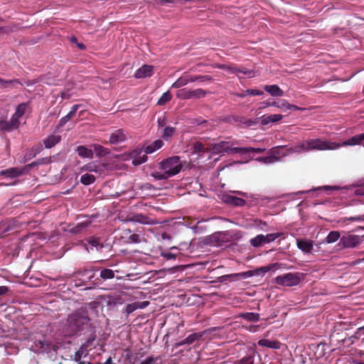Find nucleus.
<instances>
[{"mask_svg":"<svg viewBox=\"0 0 364 364\" xmlns=\"http://www.w3.org/2000/svg\"><path fill=\"white\" fill-rule=\"evenodd\" d=\"M193 152L195 153H200L203 151H207V149L204 148V146L202 143L196 141L193 145Z\"/></svg>","mask_w":364,"mask_h":364,"instance_id":"obj_46","label":"nucleus"},{"mask_svg":"<svg viewBox=\"0 0 364 364\" xmlns=\"http://www.w3.org/2000/svg\"><path fill=\"white\" fill-rule=\"evenodd\" d=\"M312 150L324 151L338 149L342 145L335 142L322 140L321 139H311Z\"/></svg>","mask_w":364,"mask_h":364,"instance_id":"obj_6","label":"nucleus"},{"mask_svg":"<svg viewBox=\"0 0 364 364\" xmlns=\"http://www.w3.org/2000/svg\"><path fill=\"white\" fill-rule=\"evenodd\" d=\"M26 106L27 105L26 103H21L18 105L16 109L15 113L12 115L11 118L15 121H19L18 119L22 117L26 112Z\"/></svg>","mask_w":364,"mask_h":364,"instance_id":"obj_31","label":"nucleus"},{"mask_svg":"<svg viewBox=\"0 0 364 364\" xmlns=\"http://www.w3.org/2000/svg\"><path fill=\"white\" fill-rule=\"evenodd\" d=\"M258 345L263 347H267L272 349H279L281 343L277 341H272L268 339H261L258 341Z\"/></svg>","mask_w":364,"mask_h":364,"instance_id":"obj_25","label":"nucleus"},{"mask_svg":"<svg viewBox=\"0 0 364 364\" xmlns=\"http://www.w3.org/2000/svg\"><path fill=\"white\" fill-rule=\"evenodd\" d=\"M219 329H220L219 328L214 327V328H208V329L205 330L200 333H192L190 336H188L186 338H185L184 340L180 341L178 343V346H183L185 344H191L195 341H196L200 338H203V337H204L205 338L210 339L213 337L212 333L216 331H218Z\"/></svg>","mask_w":364,"mask_h":364,"instance_id":"obj_5","label":"nucleus"},{"mask_svg":"<svg viewBox=\"0 0 364 364\" xmlns=\"http://www.w3.org/2000/svg\"><path fill=\"white\" fill-rule=\"evenodd\" d=\"M305 277V274L301 272L287 273L275 278L278 285L284 287H293L298 285Z\"/></svg>","mask_w":364,"mask_h":364,"instance_id":"obj_3","label":"nucleus"},{"mask_svg":"<svg viewBox=\"0 0 364 364\" xmlns=\"http://www.w3.org/2000/svg\"><path fill=\"white\" fill-rule=\"evenodd\" d=\"M340 237L341 235L338 231H331L325 238V242L326 243H333L336 242L340 238Z\"/></svg>","mask_w":364,"mask_h":364,"instance_id":"obj_34","label":"nucleus"},{"mask_svg":"<svg viewBox=\"0 0 364 364\" xmlns=\"http://www.w3.org/2000/svg\"><path fill=\"white\" fill-rule=\"evenodd\" d=\"M154 67L152 65H144L136 70L134 77L136 78H144L151 77L153 75Z\"/></svg>","mask_w":364,"mask_h":364,"instance_id":"obj_16","label":"nucleus"},{"mask_svg":"<svg viewBox=\"0 0 364 364\" xmlns=\"http://www.w3.org/2000/svg\"><path fill=\"white\" fill-rule=\"evenodd\" d=\"M128 220L144 225H154L157 223L154 220H152L141 213L135 214L129 217Z\"/></svg>","mask_w":364,"mask_h":364,"instance_id":"obj_14","label":"nucleus"},{"mask_svg":"<svg viewBox=\"0 0 364 364\" xmlns=\"http://www.w3.org/2000/svg\"><path fill=\"white\" fill-rule=\"evenodd\" d=\"M95 339V337L93 336L90 338L85 343H83L78 350L75 354V360L78 362L80 360L82 357L86 356L87 355V347H89L92 342Z\"/></svg>","mask_w":364,"mask_h":364,"instance_id":"obj_15","label":"nucleus"},{"mask_svg":"<svg viewBox=\"0 0 364 364\" xmlns=\"http://www.w3.org/2000/svg\"><path fill=\"white\" fill-rule=\"evenodd\" d=\"M100 277L104 280L112 279L114 277V272L110 269H103L100 272Z\"/></svg>","mask_w":364,"mask_h":364,"instance_id":"obj_39","label":"nucleus"},{"mask_svg":"<svg viewBox=\"0 0 364 364\" xmlns=\"http://www.w3.org/2000/svg\"><path fill=\"white\" fill-rule=\"evenodd\" d=\"M164 145V142L161 139L156 140L151 144L146 146L144 148V152L146 154H150L154 153L155 151L159 149Z\"/></svg>","mask_w":364,"mask_h":364,"instance_id":"obj_27","label":"nucleus"},{"mask_svg":"<svg viewBox=\"0 0 364 364\" xmlns=\"http://www.w3.org/2000/svg\"><path fill=\"white\" fill-rule=\"evenodd\" d=\"M264 89L273 97H282L284 95V92L277 85H265Z\"/></svg>","mask_w":364,"mask_h":364,"instance_id":"obj_24","label":"nucleus"},{"mask_svg":"<svg viewBox=\"0 0 364 364\" xmlns=\"http://www.w3.org/2000/svg\"><path fill=\"white\" fill-rule=\"evenodd\" d=\"M217 68L222 69V70H225L228 72H229L230 73L235 74L239 77H240V73L247 75L248 76V77H253L255 76V73L253 70H247L246 69L237 68L235 67L225 65V64H219L217 65Z\"/></svg>","mask_w":364,"mask_h":364,"instance_id":"obj_11","label":"nucleus"},{"mask_svg":"<svg viewBox=\"0 0 364 364\" xmlns=\"http://www.w3.org/2000/svg\"><path fill=\"white\" fill-rule=\"evenodd\" d=\"M127 139V133L123 129L115 130L110 134L109 143L117 144L124 141Z\"/></svg>","mask_w":364,"mask_h":364,"instance_id":"obj_12","label":"nucleus"},{"mask_svg":"<svg viewBox=\"0 0 364 364\" xmlns=\"http://www.w3.org/2000/svg\"><path fill=\"white\" fill-rule=\"evenodd\" d=\"M19 124V121H15L12 118H11L10 121L1 120L0 121V130L4 132H10L18 129Z\"/></svg>","mask_w":364,"mask_h":364,"instance_id":"obj_18","label":"nucleus"},{"mask_svg":"<svg viewBox=\"0 0 364 364\" xmlns=\"http://www.w3.org/2000/svg\"><path fill=\"white\" fill-rule=\"evenodd\" d=\"M187 85V80H186L185 75L179 77L176 82H174L171 87L179 88Z\"/></svg>","mask_w":364,"mask_h":364,"instance_id":"obj_45","label":"nucleus"},{"mask_svg":"<svg viewBox=\"0 0 364 364\" xmlns=\"http://www.w3.org/2000/svg\"><path fill=\"white\" fill-rule=\"evenodd\" d=\"M363 140H364V132L352 136L350 144H359Z\"/></svg>","mask_w":364,"mask_h":364,"instance_id":"obj_47","label":"nucleus"},{"mask_svg":"<svg viewBox=\"0 0 364 364\" xmlns=\"http://www.w3.org/2000/svg\"><path fill=\"white\" fill-rule=\"evenodd\" d=\"M185 77H186V80H187V84L189 82H196L198 80L197 75L192 76V75H185Z\"/></svg>","mask_w":364,"mask_h":364,"instance_id":"obj_59","label":"nucleus"},{"mask_svg":"<svg viewBox=\"0 0 364 364\" xmlns=\"http://www.w3.org/2000/svg\"><path fill=\"white\" fill-rule=\"evenodd\" d=\"M262 94H263V92L260 91L259 90L249 89V90H247L241 93H237V94H235V95L239 97L243 98L248 95L255 96V95H262Z\"/></svg>","mask_w":364,"mask_h":364,"instance_id":"obj_33","label":"nucleus"},{"mask_svg":"<svg viewBox=\"0 0 364 364\" xmlns=\"http://www.w3.org/2000/svg\"><path fill=\"white\" fill-rule=\"evenodd\" d=\"M90 221L86 220L82 223H78L76 226L70 230V232L73 234H79L84 232L90 225Z\"/></svg>","mask_w":364,"mask_h":364,"instance_id":"obj_28","label":"nucleus"},{"mask_svg":"<svg viewBox=\"0 0 364 364\" xmlns=\"http://www.w3.org/2000/svg\"><path fill=\"white\" fill-rule=\"evenodd\" d=\"M296 245L304 253H311L314 248V242L306 239H296Z\"/></svg>","mask_w":364,"mask_h":364,"instance_id":"obj_13","label":"nucleus"},{"mask_svg":"<svg viewBox=\"0 0 364 364\" xmlns=\"http://www.w3.org/2000/svg\"><path fill=\"white\" fill-rule=\"evenodd\" d=\"M138 309L137 303H132L127 305L125 311L127 314H130Z\"/></svg>","mask_w":364,"mask_h":364,"instance_id":"obj_49","label":"nucleus"},{"mask_svg":"<svg viewBox=\"0 0 364 364\" xmlns=\"http://www.w3.org/2000/svg\"><path fill=\"white\" fill-rule=\"evenodd\" d=\"M23 170L18 168H10L0 171V175L8 178H16L23 173Z\"/></svg>","mask_w":364,"mask_h":364,"instance_id":"obj_21","label":"nucleus"},{"mask_svg":"<svg viewBox=\"0 0 364 364\" xmlns=\"http://www.w3.org/2000/svg\"><path fill=\"white\" fill-rule=\"evenodd\" d=\"M277 266H279V264L278 263H274L271 265H269V266H267V267H261L259 269L257 270V274H259V272H262L263 274L264 273H267V272H269L271 269L272 268H274Z\"/></svg>","mask_w":364,"mask_h":364,"instance_id":"obj_48","label":"nucleus"},{"mask_svg":"<svg viewBox=\"0 0 364 364\" xmlns=\"http://www.w3.org/2000/svg\"><path fill=\"white\" fill-rule=\"evenodd\" d=\"M172 98V95L169 91L164 92L162 96L158 100L157 104L159 105H164L166 102L170 101Z\"/></svg>","mask_w":364,"mask_h":364,"instance_id":"obj_41","label":"nucleus"},{"mask_svg":"<svg viewBox=\"0 0 364 364\" xmlns=\"http://www.w3.org/2000/svg\"><path fill=\"white\" fill-rule=\"evenodd\" d=\"M237 153L245 154L250 152L262 153L265 151V149L253 148V147H240L238 149H235Z\"/></svg>","mask_w":364,"mask_h":364,"instance_id":"obj_32","label":"nucleus"},{"mask_svg":"<svg viewBox=\"0 0 364 364\" xmlns=\"http://www.w3.org/2000/svg\"><path fill=\"white\" fill-rule=\"evenodd\" d=\"M79 107V105H75L72 107L71 110L69 112V113L67 114V116L71 119L75 114L76 113L77 109Z\"/></svg>","mask_w":364,"mask_h":364,"instance_id":"obj_56","label":"nucleus"},{"mask_svg":"<svg viewBox=\"0 0 364 364\" xmlns=\"http://www.w3.org/2000/svg\"><path fill=\"white\" fill-rule=\"evenodd\" d=\"M90 319L84 311H76L68 316L65 325V332L67 336H73L79 332L88 329L91 324Z\"/></svg>","mask_w":364,"mask_h":364,"instance_id":"obj_1","label":"nucleus"},{"mask_svg":"<svg viewBox=\"0 0 364 364\" xmlns=\"http://www.w3.org/2000/svg\"><path fill=\"white\" fill-rule=\"evenodd\" d=\"M176 96L181 100L191 99V90H187L185 89L179 90L176 93Z\"/></svg>","mask_w":364,"mask_h":364,"instance_id":"obj_40","label":"nucleus"},{"mask_svg":"<svg viewBox=\"0 0 364 364\" xmlns=\"http://www.w3.org/2000/svg\"><path fill=\"white\" fill-rule=\"evenodd\" d=\"M280 236V233H272L267 235H258L255 237L250 240V244L253 247H260L264 244L269 243Z\"/></svg>","mask_w":364,"mask_h":364,"instance_id":"obj_9","label":"nucleus"},{"mask_svg":"<svg viewBox=\"0 0 364 364\" xmlns=\"http://www.w3.org/2000/svg\"><path fill=\"white\" fill-rule=\"evenodd\" d=\"M207 93V91L200 88L191 90V99L203 98L206 96Z\"/></svg>","mask_w":364,"mask_h":364,"instance_id":"obj_36","label":"nucleus"},{"mask_svg":"<svg viewBox=\"0 0 364 364\" xmlns=\"http://www.w3.org/2000/svg\"><path fill=\"white\" fill-rule=\"evenodd\" d=\"M8 291H9V289L7 287L1 286L0 287V296L6 294Z\"/></svg>","mask_w":364,"mask_h":364,"instance_id":"obj_62","label":"nucleus"},{"mask_svg":"<svg viewBox=\"0 0 364 364\" xmlns=\"http://www.w3.org/2000/svg\"><path fill=\"white\" fill-rule=\"evenodd\" d=\"M79 107V105H75L72 107L71 110L69 112V113L67 114V116L71 119L75 114L76 113L77 109Z\"/></svg>","mask_w":364,"mask_h":364,"instance_id":"obj_55","label":"nucleus"},{"mask_svg":"<svg viewBox=\"0 0 364 364\" xmlns=\"http://www.w3.org/2000/svg\"><path fill=\"white\" fill-rule=\"evenodd\" d=\"M136 303H137L138 309H144L149 304L148 301L136 302Z\"/></svg>","mask_w":364,"mask_h":364,"instance_id":"obj_61","label":"nucleus"},{"mask_svg":"<svg viewBox=\"0 0 364 364\" xmlns=\"http://www.w3.org/2000/svg\"><path fill=\"white\" fill-rule=\"evenodd\" d=\"M197 81L200 82H211L213 81V79L210 75H197Z\"/></svg>","mask_w":364,"mask_h":364,"instance_id":"obj_51","label":"nucleus"},{"mask_svg":"<svg viewBox=\"0 0 364 364\" xmlns=\"http://www.w3.org/2000/svg\"><path fill=\"white\" fill-rule=\"evenodd\" d=\"M123 303H124V300L119 292L107 296V304L108 306L122 304Z\"/></svg>","mask_w":364,"mask_h":364,"instance_id":"obj_22","label":"nucleus"},{"mask_svg":"<svg viewBox=\"0 0 364 364\" xmlns=\"http://www.w3.org/2000/svg\"><path fill=\"white\" fill-rule=\"evenodd\" d=\"M271 153L272 154V156H276V155H279L281 154L277 147L272 149Z\"/></svg>","mask_w":364,"mask_h":364,"instance_id":"obj_63","label":"nucleus"},{"mask_svg":"<svg viewBox=\"0 0 364 364\" xmlns=\"http://www.w3.org/2000/svg\"><path fill=\"white\" fill-rule=\"evenodd\" d=\"M128 241L129 242L139 243L141 242V238L139 235L133 234L129 237Z\"/></svg>","mask_w":364,"mask_h":364,"instance_id":"obj_53","label":"nucleus"},{"mask_svg":"<svg viewBox=\"0 0 364 364\" xmlns=\"http://www.w3.org/2000/svg\"><path fill=\"white\" fill-rule=\"evenodd\" d=\"M283 116L282 114H264L261 117V123L263 125H267L269 123L277 122L282 119Z\"/></svg>","mask_w":364,"mask_h":364,"instance_id":"obj_23","label":"nucleus"},{"mask_svg":"<svg viewBox=\"0 0 364 364\" xmlns=\"http://www.w3.org/2000/svg\"><path fill=\"white\" fill-rule=\"evenodd\" d=\"M240 317L248 321H257L259 320V314L253 312L242 314Z\"/></svg>","mask_w":364,"mask_h":364,"instance_id":"obj_37","label":"nucleus"},{"mask_svg":"<svg viewBox=\"0 0 364 364\" xmlns=\"http://www.w3.org/2000/svg\"><path fill=\"white\" fill-rule=\"evenodd\" d=\"M142 151V148L137 147L130 151L129 154H125V159H132V164L134 166H139L141 164H144L147 161L148 157L146 154L141 155Z\"/></svg>","mask_w":364,"mask_h":364,"instance_id":"obj_8","label":"nucleus"},{"mask_svg":"<svg viewBox=\"0 0 364 364\" xmlns=\"http://www.w3.org/2000/svg\"><path fill=\"white\" fill-rule=\"evenodd\" d=\"M223 200L227 204L236 207H242L246 204L244 199L231 195L223 196Z\"/></svg>","mask_w":364,"mask_h":364,"instance_id":"obj_17","label":"nucleus"},{"mask_svg":"<svg viewBox=\"0 0 364 364\" xmlns=\"http://www.w3.org/2000/svg\"><path fill=\"white\" fill-rule=\"evenodd\" d=\"M106 166L107 165L105 164L98 165L95 162L92 161L82 166L81 169L82 171L101 173L106 168Z\"/></svg>","mask_w":364,"mask_h":364,"instance_id":"obj_19","label":"nucleus"},{"mask_svg":"<svg viewBox=\"0 0 364 364\" xmlns=\"http://www.w3.org/2000/svg\"><path fill=\"white\" fill-rule=\"evenodd\" d=\"M119 293H120L122 299L124 300V302L128 301H132L133 299H136V297L130 295L127 291H121Z\"/></svg>","mask_w":364,"mask_h":364,"instance_id":"obj_52","label":"nucleus"},{"mask_svg":"<svg viewBox=\"0 0 364 364\" xmlns=\"http://www.w3.org/2000/svg\"><path fill=\"white\" fill-rule=\"evenodd\" d=\"M313 151L311 149V139L304 141L294 146L289 148L287 154H282V156H286L291 153H302Z\"/></svg>","mask_w":364,"mask_h":364,"instance_id":"obj_10","label":"nucleus"},{"mask_svg":"<svg viewBox=\"0 0 364 364\" xmlns=\"http://www.w3.org/2000/svg\"><path fill=\"white\" fill-rule=\"evenodd\" d=\"M262 108H266L267 107H277L282 111H285L286 100H281L279 102H263L262 103Z\"/></svg>","mask_w":364,"mask_h":364,"instance_id":"obj_29","label":"nucleus"},{"mask_svg":"<svg viewBox=\"0 0 364 364\" xmlns=\"http://www.w3.org/2000/svg\"><path fill=\"white\" fill-rule=\"evenodd\" d=\"M70 120V118L66 115L61 118L60 120V126H63L65 124H66Z\"/></svg>","mask_w":364,"mask_h":364,"instance_id":"obj_60","label":"nucleus"},{"mask_svg":"<svg viewBox=\"0 0 364 364\" xmlns=\"http://www.w3.org/2000/svg\"><path fill=\"white\" fill-rule=\"evenodd\" d=\"M95 179V176L90 173H85L81 176L80 182L85 186H88L93 183Z\"/></svg>","mask_w":364,"mask_h":364,"instance_id":"obj_35","label":"nucleus"},{"mask_svg":"<svg viewBox=\"0 0 364 364\" xmlns=\"http://www.w3.org/2000/svg\"><path fill=\"white\" fill-rule=\"evenodd\" d=\"M175 132V128L172 127H166L163 131V138L165 140H168Z\"/></svg>","mask_w":364,"mask_h":364,"instance_id":"obj_44","label":"nucleus"},{"mask_svg":"<svg viewBox=\"0 0 364 364\" xmlns=\"http://www.w3.org/2000/svg\"><path fill=\"white\" fill-rule=\"evenodd\" d=\"M362 242L360 236L348 234L341 237L338 246L339 249L354 248L359 245Z\"/></svg>","mask_w":364,"mask_h":364,"instance_id":"obj_7","label":"nucleus"},{"mask_svg":"<svg viewBox=\"0 0 364 364\" xmlns=\"http://www.w3.org/2000/svg\"><path fill=\"white\" fill-rule=\"evenodd\" d=\"M61 140L60 135L50 134L43 140V144L46 149H50L58 144Z\"/></svg>","mask_w":364,"mask_h":364,"instance_id":"obj_20","label":"nucleus"},{"mask_svg":"<svg viewBox=\"0 0 364 364\" xmlns=\"http://www.w3.org/2000/svg\"><path fill=\"white\" fill-rule=\"evenodd\" d=\"M92 146L94 151L95 152L96 156L98 157L105 156L110 153L109 149L105 148L100 144H93Z\"/></svg>","mask_w":364,"mask_h":364,"instance_id":"obj_30","label":"nucleus"},{"mask_svg":"<svg viewBox=\"0 0 364 364\" xmlns=\"http://www.w3.org/2000/svg\"><path fill=\"white\" fill-rule=\"evenodd\" d=\"M88 243L92 247H97L98 246H100L101 248L102 247V245L99 242L98 239H96V238H90L88 240Z\"/></svg>","mask_w":364,"mask_h":364,"instance_id":"obj_54","label":"nucleus"},{"mask_svg":"<svg viewBox=\"0 0 364 364\" xmlns=\"http://www.w3.org/2000/svg\"><path fill=\"white\" fill-rule=\"evenodd\" d=\"M77 274L82 277H86L89 281L95 277V273L91 269L79 270Z\"/></svg>","mask_w":364,"mask_h":364,"instance_id":"obj_42","label":"nucleus"},{"mask_svg":"<svg viewBox=\"0 0 364 364\" xmlns=\"http://www.w3.org/2000/svg\"><path fill=\"white\" fill-rule=\"evenodd\" d=\"M258 161L262 162L264 164H273L279 160V158L276 156H269L266 157H259L256 159Z\"/></svg>","mask_w":364,"mask_h":364,"instance_id":"obj_38","label":"nucleus"},{"mask_svg":"<svg viewBox=\"0 0 364 364\" xmlns=\"http://www.w3.org/2000/svg\"><path fill=\"white\" fill-rule=\"evenodd\" d=\"M153 362V359L151 358H148L143 360L141 364H151Z\"/></svg>","mask_w":364,"mask_h":364,"instance_id":"obj_64","label":"nucleus"},{"mask_svg":"<svg viewBox=\"0 0 364 364\" xmlns=\"http://www.w3.org/2000/svg\"><path fill=\"white\" fill-rule=\"evenodd\" d=\"M343 222L352 221V222H360L364 220V215H357L355 217L344 218L342 219Z\"/></svg>","mask_w":364,"mask_h":364,"instance_id":"obj_50","label":"nucleus"},{"mask_svg":"<svg viewBox=\"0 0 364 364\" xmlns=\"http://www.w3.org/2000/svg\"><path fill=\"white\" fill-rule=\"evenodd\" d=\"M151 176L156 180H166L170 178V176H168L166 173L161 170V171H155L152 172Z\"/></svg>","mask_w":364,"mask_h":364,"instance_id":"obj_43","label":"nucleus"},{"mask_svg":"<svg viewBox=\"0 0 364 364\" xmlns=\"http://www.w3.org/2000/svg\"><path fill=\"white\" fill-rule=\"evenodd\" d=\"M77 154L82 158L92 159L93 157V151L92 149L85 146H79L76 149Z\"/></svg>","mask_w":364,"mask_h":364,"instance_id":"obj_26","label":"nucleus"},{"mask_svg":"<svg viewBox=\"0 0 364 364\" xmlns=\"http://www.w3.org/2000/svg\"><path fill=\"white\" fill-rule=\"evenodd\" d=\"M287 109H294V110H302L304 109L303 108H301V107H299L296 105H291L289 104L287 100H286V105H285V110H287Z\"/></svg>","mask_w":364,"mask_h":364,"instance_id":"obj_57","label":"nucleus"},{"mask_svg":"<svg viewBox=\"0 0 364 364\" xmlns=\"http://www.w3.org/2000/svg\"><path fill=\"white\" fill-rule=\"evenodd\" d=\"M159 169L172 177L178 174L182 168V162L179 156H174L163 160L159 164Z\"/></svg>","mask_w":364,"mask_h":364,"instance_id":"obj_2","label":"nucleus"},{"mask_svg":"<svg viewBox=\"0 0 364 364\" xmlns=\"http://www.w3.org/2000/svg\"><path fill=\"white\" fill-rule=\"evenodd\" d=\"M240 147H233L232 143L226 141H221L218 143L210 144L209 147L207 148V151L214 155L230 153H237L235 149H238Z\"/></svg>","mask_w":364,"mask_h":364,"instance_id":"obj_4","label":"nucleus"},{"mask_svg":"<svg viewBox=\"0 0 364 364\" xmlns=\"http://www.w3.org/2000/svg\"><path fill=\"white\" fill-rule=\"evenodd\" d=\"M238 275L240 277H241L242 279H246V278L253 276L254 274L252 271H247V272L240 273V274H238Z\"/></svg>","mask_w":364,"mask_h":364,"instance_id":"obj_58","label":"nucleus"}]
</instances>
